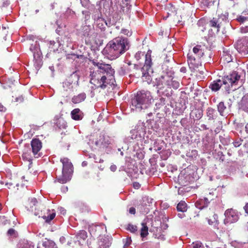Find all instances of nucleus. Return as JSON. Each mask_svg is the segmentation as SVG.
Segmentation results:
<instances>
[{"mask_svg":"<svg viewBox=\"0 0 248 248\" xmlns=\"http://www.w3.org/2000/svg\"><path fill=\"white\" fill-rule=\"evenodd\" d=\"M6 110V108L2 105L0 103V111L4 112Z\"/></svg>","mask_w":248,"mask_h":248,"instance_id":"3c124183","label":"nucleus"},{"mask_svg":"<svg viewBox=\"0 0 248 248\" xmlns=\"http://www.w3.org/2000/svg\"><path fill=\"white\" fill-rule=\"evenodd\" d=\"M208 223L210 224V225H212L213 223V221H212L211 220V219H208Z\"/></svg>","mask_w":248,"mask_h":248,"instance_id":"bf43d9fd","label":"nucleus"},{"mask_svg":"<svg viewBox=\"0 0 248 248\" xmlns=\"http://www.w3.org/2000/svg\"><path fill=\"white\" fill-rule=\"evenodd\" d=\"M241 15L248 17V11H245L242 13Z\"/></svg>","mask_w":248,"mask_h":248,"instance_id":"603ef678","label":"nucleus"},{"mask_svg":"<svg viewBox=\"0 0 248 248\" xmlns=\"http://www.w3.org/2000/svg\"><path fill=\"white\" fill-rule=\"evenodd\" d=\"M61 162L62 164V173L57 177V180L60 183L65 184L71 179L73 166L67 158H61Z\"/></svg>","mask_w":248,"mask_h":248,"instance_id":"39448f33","label":"nucleus"},{"mask_svg":"<svg viewBox=\"0 0 248 248\" xmlns=\"http://www.w3.org/2000/svg\"><path fill=\"white\" fill-rule=\"evenodd\" d=\"M142 228L140 230V235L141 237H146L149 234L148 233V227L147 226L146 223H141Z\"/></svg>","mask_w":248,"mask_h":248,"instance_id":"412c9836","label":"nucleus"},{"mask_svg":"<svg viewBox=\"0 0 248 248\" xmlns=\"http://www.w3.org/2000/svg\"><path fill=\"white\" fill-rule=\"evenodd\" d=\"M7 233L10 236H16V235H17L16 231L12 228L10 229L8 231Z\"/></svg>","mask_w":248,"mask_h":248,"instance_id":"58836bf2","label":"nucleus"},{"mask_svg":"<svg viewBox=\"0 0 248 248\" xmlns=\"http://www.w3.org/2000/svg\"><path fill=\"white\" fill-rule=\"evenodd\" d=\"M222 84H223L222 81L220 79H218L217 81H214L210 84L209 87L213 91L216 92L219 90Z\"/></svg>","mask_w":248,"mask_h":248,"instance_id":"a211bd4d","label":"nucleus"},{"mask_svg":"<svg viewBox=\"0 0 248 248\" xmlns=\"http://www.w3.org/2000/svg\"><path fill=\"white\" fill-rule=\"evenodd\" d=\"M84 28L85 29V31H87V30H89V27H88V26H84Z\"/></svg>","mask_w":248,"mask_h":248,"instance_id":"052dcab7","label":"nucleus"},{"mask_svg":"<svg viewBox=\"0 0 248 248\" xmlns=\"http://www.w3.org/2000/svg\"><path fill=\"white\" fill-rule=\"evenodd\" d=\"M245 129H246V131L248 134V123L246 125Z\"/></svg>","mask_w":248,"mask_h":248,"instance_id":"13d9d810","label":"nucleus"},{"mask_svg":"<svg viewBox=\"0 0 248 248\" xmlns=\"http://www.w3.org/2000/svg\"><path fill=\"white\" fill-rule=\"evenodd\" d=\"M76 208L77 214L78 216H82L86 215L90 211V209L89 207L83 203H78Z\"/></svg>","mask_w":248,"mask_h":248,"instance_id":"ddd939ff","label":"nucleus"},{"mask_svg":"<svg viewBox=\"0 0 248 248\" xmlns=\"http://www.w3.org/2000/svg\"><path fill=\"white\" fill-rule=\"evenodd\" d=\"M240 78V76L235 71L225 76L223 78L222 82L226 91H229L231 90L232 91L236 90L237 89L236 86Z\"/></svg>","mask_w":248,"mask_h":248,"instance_id":"423d86ee","label":"nucleus"},{"mask_svg":"<svg viewBox=\"0 0 248 248\" xmlns=\"http://www.w3.org/2000/svg\"><path fill=\"white\" fill-rule=\"evenodd\" d=\"M103 162V160H102V159H100L99 160V163H101V162Z\"/></svg>","mask_w":248,"mask_h":248,"instance_id":"0e129e2a","label":"nucleus"},{"mask_svg":"<svg viewBox=\"0 0 248 248\" xmlns=\"http://www.w3.org/2000/svg\"><path fill=\"white\" fill-rule=\"evenodd\" d=\"M80 110L79 108H75L71 111V116L73 119L75 120H81L82 117L79 113Z\"/></svg>","mask_w":248,"mask_h":248,"instance_id":"a878e982","label":"nucleus"},{"mask_svg":"<svg viewBox=\"0 0 248 248\" xmlns=\"http://www.w3.org/2000/svg\"><path fill=\"white\" fill-rule=\"evenodd\" d=\"M109 137L104 135H100L99 138L95 141V144L100 148H104L108 147L110 144Z\"/></svg>","mask_w":248,"mask_h":248,"instance_id":"f8f14e48","label":"nucleus"},{"mask_svg":"<svg viewBox=\"0 0 248 248\" xmlns=\"http://www.w3.org/2000/svg\"><path fill=\"white\" fill-rule=\"evenodd\" d=\"M104 22H105L102 19H98L97 20V26L98 27V28H99L101 30L104 29L105 28V27L104 25Z\"/></svg>","mask_w":248,"mask_h":248,"instance_id":"c9c22d12","label":"nucleus"},{"mask_svg":"<svg viewBox=\"0 0 248 248\" xmlns=\"http://www.w3.org/2000/svg\"><path fill=\"white\" fill-rule=\"evenodd\" d=\"M201 127L203 129H205V130H206V129H208V128L207 127L206 125H205V124H202L201 125Z\"/></svg>","mask_w":248,"mask_h":248,"instance_id":"4d7b16f0","label":"nucleus"},{"mask_svg":"<svg viewBox=\"0 0 248 248\" xmlns=\"http://www.w3.org/2000/svg\"><path fill=\"white\" fill-rule=\"evenodd\" d=\"M195 117L197 119H200L202 116L203 113L202 111L200 110H195Z\"/></svg>","mask_w":248,"mask_h":248,"instance_id":"4c0bfd02","label":"nucleus"},{"mask_svg":"<svg viewBox=\"0 0 248 248\" xmlns=\"http://www.w3.org/2000/svg\"><path fill=\"white\" fill-rule=\"evenodd\" d=\"M138 185H139V184H134V186L135 187H136V186L138 187V186H138Z\"/></svg>","mask_w":248,"mask_h":248,"instance_id":"e2e57ef3","label":"nucleus"},{"mask_svg":"<svg viewBox=\"0 0 248 248\" xmlns=\"http://www.w3.org/2000/svg\"><path fill=\"white\" fill-rule=\"evenodd\" d=\"M129 212L130 214L135 215L136 213V209L134 207H130Z\"/></svg>","mask_w":248,"mask_h":248,"instance_id":"49530a36","label":"nucleus"},{"mask_svg":"<svg viewBox=\"0 0 248 248\" xmlns=\"http://www.w3.org/2000/svg\"><path fill=\"white\" fill-rule=\"evenodd\" d=\"M129 0H122V4H121V9L123 11H124V8L126 7H128L129 3Z\"/></svg>","mask_w":248,"mask_h":248,"instance_id":"e433bc0d","label":"nucleus"},{"mask_svg":"<svg viewBox=\"0 0 248 248\" xmlns=\"http://www.w3.org/2000/svg\"><path fill=\"white\" fill-rule=\"evenodd\" d=\"M78 241L81 243V241H85L87 238V232L84 230L79 231L76 235Z\"/></svg>","mask_w":248,"mask_h":248,"instance_id":"6ab92c4d","label":"nucleus"},{"mask_svg":"<svg viewBox=\"0 0 248 248\" xmlns=\"http://www.w3.org/2000/svg\"><path fill=\"white\" fill-rule=\"evenodd\" d=\"M93 36L95 38H96V37H97V36H98V34H97V33H93Z\"/></svg>","mask_w":248,"mask_h":248,"instance_id":"680f3d73","label":"nucleus"},{"mask_svg":"<svg viewBox=\"0 0 248 248\" xmlns=\"http://www.w3.org/2000/svg\"><path fill=\"white\" fill-rule=\"evenodd\" d=\"M153 97L150 92L142 90L138 92L136 95L131 100L133 107L139 110L147 108Z\"/></svg>","mask_w":248,"mask_h":248,"instance_id":"7ed1b4c3","label":"nucleus"},{"mask_svg":"<svg viewBox=\"0 0 248 248\" xmlns=\"http://www.w3.org/2000/svg\"><path fill=\"white\" fill-rule=\"evenodd\" d=\"M104 228L106 229L105 225L103 224H101L99 225L93 226L90 227V229L91 232H93V231H94L95 232H96L97 231H98V232L96 233V235H98L100 232V230L101 229L103 230Z\"/></svg>","mask_w":248,"mask_h":248,"instance_id":"bb28decb","label":"nucleus"},{"mask_svg":"<svg viewBox=\"0 0 248 248\" xmlns=\"http://www.w3.org/2000/svg\"><path fill=\"white\" fill-rule=\"evenodd\" d=\"M237 50L244 55L248 53V37H246L238 40L236 44Z\"/></svg>","mask_w":248,"mask_h":248,"instance_id":"9b49d317","label":"nucleus"},{"mask_svg":"<svg viewBox=\"0 0 248 248\" xmlns=\"http://www.w3.org/2000/svg\"><path fill=\"white\" fill-rule=\"evenodd\" d=\"M225 221L232 223L236 221L239 217L238 212L232 208L227 209L225 212Z\"/></svg>","mask_w":248,"mask_h":248,"instance_id":"9d476101","label":"nucleus"},{"mask_svg":"<svg viewBox=\"0 0 248 248\" xmlns=\"http://www.w3.org/2000/svg\"><path fill=\"white\" fill-rule=\"evenodd\" d=\"M121 33L126 35L127 36H130L132 34V32L127 29H122L121 30Z\"/></svg>","mask_w":248,"mask_h":248,"instance_id":"ea45409f","label":"nucleus"},{"mask_svg":"<svg viewBox=\"0 0 248 248\" xmlns=\"http://www.w3.org/2000/svg\"><path fill=\"white\" fill-rule=\"evenodd\" d=\"M31 150L29 149H25L22 155L24 159L31 161L33 157L38 158L41 156L40 151L42 148V142L38 139L33 138L31 141Z\"/></svg>","mask_w":248,"mask_h":248,"instance_id":"20e7f679","label":"nucleus"},{"mask_svg":"<svg viewBox=\"0 0 248 248\" xmlns=\"http://www.w3.org/2000/svg\"><path fill=\"white\" fill-rule=\"evenodd\" d=\"M170 78L161 76L156 78V85L160 90H162L167 86Z\"/></svg>","mask_w":248,"mask_h":248,"instance_id":"2eb2a0df","label":"nucleus"},{"mask_svg":"<svg viewBox=\"0 0 248 248\" xmlns=\"http://www.w3.org/2000/svg\"><path fill=\"white\" fill-rule=\"evenodd\" d=\"M95 43H96V44H97V43L96 42V40L95 41Z\"/></svg>","mask_w":248,"mask_h":248,"instance_id":"774afa93","label":"nucleus"},{"mask_svg":"<svg viewBox=\"0 0 248 248\" xmlns=\"http://www.w3.org/2000/svg\"><path fill=\"white\" fill-rule=\"evenodd\" d=\"M243 140H237V141H235L233 142V145L234 146V147H238L239 146H240V145H241V142Z\"/></svg>","mask_w":248,"mask_h":248,"instance_id":"37998d69","label":"nucleus"},{"mask_svg":"<svg viewBox=\"0 0 248 248\" xmlns=\"http://www.w3.org/2000/svg\"><path fill=\"white\" fill-rule=\"evenodd\" d=\"M141 56H143V53L141 51H139L136 53L135 57L137 60H139Z\"/></svg>","mask_w":248,"mask_h":248,"instance_id":"c03bdc74","label":"nucleus"},{"mask_svg":"<svg viewBox=\"0 0 248 248\" xmlns=\"http://www.w3.org/2000/svg\"><path fill=\"white\" fill-rule=\"evenodd\" d=\"M187 205L184 201H181L177 206V209L178 211L184 212L186 211Z\"/></svg>","mask_w":248,"mask_h":248,"instance_id":"c85d7f7f","label":"nucleus"},{"mask_svg":"<svg viewBox=\"0 0 248 248\" xmlns=\"http://www.w3.org/2000/svg\"><path fill=\"white\" fill-rule=\"evenodd\" d=\"M37 248H56L55 244L48 240L45 241L40 245Z\"/></svg>","mask_w":248,"mask_h":248,"instance_id":"b1692460","label":"nucleus"},{"mask_svg":"<svg viewBox=\"0 0 248 248\" xmlns=\"http://www.w3.org/2000/svg\"><path fill=\"white\" fill-rule=\"evenodd\" d=\"M217 109L219 114L221 116H224V111L226 109V107L224 102H221L217 105Z\"/></svg>","mask_w":248,"mask_h":248,"instance_id":"7c9ffc66","label":"nucleus"},{"mask_svg":"<svg viewBox=\"0 0 248 248\" xmlns=\"http://www.w3.org/2000/svg\"><path fill=\"white\" fill-rule=\"evenodd\" d=\"M130 46V44L128 38L118 36L108 43L105 50L112 59H115L127 51Z\"/></svg>","mask_w":248,"mask_h":248,"instance_id":"f03ea898","label":"nucleus"},{"mask_svg":"<svg viewBox=\"0 0 248 248\" xmlns=\"http://www.w3.org/2000/svg\"><path fill=\"white\" fill-rule=\"evenodd\" d=\"M215 112V110L214 109H213L211 108H207V109L206 110V115H207V116L208 117L209 120L214 119V116Z\"/></svg>","mask_w":248,"mask_h":248,"instance_id":"473e14b6","label":"nucleus"},{"mask_svg":"<svg viewBox=\"0 0 248 248\" xmlns=\"http://www.w3.org/2000/svg\"><path fill=\"white\" fill-rule=\"evenodd\" d=\"M179 82L176 80H173L172 79L169 80V82L167 83V86H170L171 88H173L174 89H177L179 87Z\"/></svg>","mask_w":248,"mask_h":248,"instance_id":"c756f323","label":"nucleus"},{"mask_svg":"<svg viewBox=\"0 0 248 248\" xmlns=\"http://www.w3.org/2000/svg\"><path fill=\"white\" fill-rule=\"evenodd\" d=\"M194 245L192 248H202V243L200 242H196L193 243Z\"/></svg>","mask_w":248,"mask_h":248,"instance_id":"79ce46f5","label":"nucleus"},{"mask_svg":"<svg viewBox=\"0 0 248 248\" xmlns=\"http://www.w3.org/2000/svg\"><path fill=\"white\" fill-rule=\"evenodd\" d=\"M112 237L108 235L100 236L96 244L91 248H108L111 244Z\"/></svg>","mask_w":248,"mask_h":248,"instance_id":"1a4fd4ad","label":"nucleus"},{"mask_svg":"<svg viewBox=\"0 0 248 248\" xmlns=\"http://www.w3.org/2000/svg\"><path fill=\"white\" fill-rule=\"evenodd\" d=\"M157 1H159L162 3H166L168 1V0H155Z\"/></svg>","mask_w":248,"mask_h":248,"instance_id":"6e6d98bb","label":"nucleus"},{"mask_svg":"<svg viewBox=\"0 0 248 248\" xmlns=\"http://www.w3.org/2000/svg\"><path fill=\"white\" fill-rule=\"evenodd\" d=\"M131 241H132V240L131 239V238H127L126 239V242L125 244H124V246H129L130 244Z\"/></svg>","mask_w":248,"mask_h":248,"instance_id":"09e8293b","label":"nucleus"},{"mask_svg":"<svg viewBox=\"0 0 248 248\" xmlns=\"http://www.w3.org/2000/svg\"><path fill=\"white\" fill-rule=\"evenodd\" d=\"M37 203L38 202L36 198H32L30 201V206L33 207V206H36Z\"/></svg>","mask_w":248,"mask_h":248,"instance_id":"a19ab883","label":"nucleus"},{"mask_svg":"<svg viewBox=\"0 0 248 248\" xmlns=\"http://www.w3.org/2000/svg\"><path fill=\"white\" fill-rule=\"evenodd\" d=\"M18 248H34V246L28 241L23 240L19 241L18 244Z\"/></svg>","mask_w":248,"mask_h":248,"instance_id":"4be33fe9","label":"nucleus"},{"mask_svg":"<svg viewBox=\"0 0 248 248\" xmlns=\"http://www.w3.org/2000/svg\"><path fill=\"white\" fill-rule=\"evenodd\" d=\"M190 51H189V53L187 55V63L189 65V68L191 69V70H196L197 68H198L199 66H202V63H198L197 62H196V60L197 59V56L194 55L193 59H194V61H192L190 57ZM193 56V55H192Z\"/></svg>","mask_w":248,"mask_h":248,"instance_id":"4468645a","label":"nucleus"},{"mask_svg":"<svg viewBox=\"0 0 248 248\" xmlns=\"http://www.w3.org/2000/svg\"><path fill=\"white\" fill-rule=\"evenodd\" d=\"M208 50V46L206 43H201L200 44L197 45L193 48L192 50L190 51V58L192 60L194 56L192 55H196V56H197L196 62H197L198 63H202L204 53ZM192 61L194 62V59H193Z\"/></svg>","mask_w":248,"mask_h":248,"instance_id":"0eeeda50","label":"nucleus"},{"mask_svg":"<svg viewBox=\"0 0 248 248\" xmlns=\"http://www.w3.org/2000/svg\"><path fill=\"white\" fill-rule=\"evenodd\" d=\"M110 170L112 171H115L116 169H117V167L116 165H111L110 167Z\"/></svg>","mask_w":248,"mask_h":248,"instance_id":"8fccbe9b","label":"nucleus"},{"mask_svg":"<svg viewBox=\"0 0 248 248\" xmlns=\"http://www.w3.org/2000/svg\"><path fill=\"white\" fill-rule=\"evenodd\" d=\"M170 6L169 8L170 9V11H171L172 13L176 14V11L175 7L171 4H170Z\"/></svg>","mask_w":248,"mask_h":248,"instance_id":"a18cd8bd","label":"nucleus"},{"mask_svg":"<svg viewBox=\"0 0 248 248\" xmlns=\"http://www.w3.org/2000/svg\"><path fill=\"white\" fill-rule=\"evenodd\" d=\"M92 62L97 69L90 72L91 83L93 84L96 88L101 89L106 88L108 84H113L115 71L111 65L97 62L94 60H93Z\"/></svg>","mask_w":248,"mask_h":248,"instance_id":"f257e3e1","label":"nucleus"},{"mask_svg":"<svg viewBox=\"0 0 248 248\" xmlns=\"http://www.w3.org/2000/svg\"><path fill=\"white\" fill-rule=\"evenodd\" d=\"M220 23L219 18L213 17V19L210 21V26L217 28V30H218V29L220 27Z\"/></svg>","mask_w":248,"mask_h":248,"instance_id":"393cba45","label":"nucleus"},{"mask_svg":"<svg viewBox=\"0 0 248 248\" xmlns=\"http://www.w3.org/2000/svg\"><path fill=\"white\" fill-rule=\"evenodd\" d=\"M247 145L248 146V143H246L244 145V146H246Z\"/></svg>","mask_w":248,"mask_h":248,"instance_id":"338daca9","label":"nucleus"},{"mask_svg":"<svg viewBox=\"0 0 248 248\" xmlns=\"http://www.w3.org/2000/svg\"><path fill=\"white\" fill-rule=\"evenodd\" d=\"M167 88L163 91V93L165 96L170 97L173 94V91L170 86H166Z\"/></svg>","mask_w":248,"mask_h":248,"instance_id":"72a5a7b5","label":"nucleus"},{"mask_svg":"<svg viewBox=\"0 0 248 248\" xmlns=\"http://www.w3.org/2000/svg\"><path fill=\"white\" fill-rule=\"evenodd\" d=\"M35 215H38L39 217H42L44 219L46 220V221L47 222H50L51 220H52L55 217V213H52L50 214H49L48 216H45L44 215H43L42 213L41 215H39V213H37V212H35Z\"/></svg>","mask_w":248,"mask_h":248,"instance_id":"5701e85b","label":"nucleus"},{"mask_svg":"<svg viewBox=\"0 0 248 248\" xmlns=\"http://www.w3.org/2000/svg\"><path fill=\"white\" fill-rule=\"evenodd\" d=\"M2 209V205L0 203V211Z\"/></svg>","mask_w":248,"mask_h":248,"instance_id":"69168bd1","label":"nucleus"},{"mask_svg":"<svg viewBox=\"0 0 248 248\" xmlns=\"http://www.w3.org/2000/svg\"><path fill=\"white\" fill-rule=\"evenodd\" d=\"M131 64L130 62H128L126 64L122 66L119 70V74L121 75H124L129 73L130 69L129 67Z\"/></svg>","mask_w":248,"mask_h":248,"instance_id":"aec40b11","label":"nucleus"},{"mask_svg":"<svg viewBox=\"0 0 248 248\" xmlns=\"http://www.w3.org/2000/svg\"><path fill=\"white\" fill-rule=\"evenodd\" d=\"M210 202V201L207 197L204 198V199H200L196 201L195 205L196 208L199 209H202L206 207L208 203Z\"/></svg>","mask_w":248,"mask_h":248,"instance_id":"dca6fc26","label":"nucleus"},{"mask_svg":"<svg viewBox=\"0 0 248 248\" xmlns=\"http://www.w3.org/2000/svg\"><path fill=\"white\" fill-rule=\"evenodd\" d=\"M55 45V42L54 41H50L49 42V47L50 48L53 49V50H54L55 49L54 48H53L52 46H54Z\"/></svg>","mask_w":248,"mask_h":248,"instance_id":"de8ad7c7","label":"nucleus"},{"mask_svg":"<svg viewBox=\"0 0 248 248\" xmlns=\"http://www.w3.org/2000/svg\"><path fill=\"white\" fill-rule=\"evenodd\" d=\"M126 230L133 233H138V227L136 225L128 224L126 227Z\"/></svg>","mask_w":248,"mask_h":248,"instance_id":"2f4dec72","label":"nucleus"},{"mask_svg":"<svg viewBox=\"0 0 248 248\" xmlns=\"http://www.w3.org/2000/svg\"><path fill=\"white\" fill-rule=\"evenodd\" d=\"M86 97V95L85 93H81L77 95L74 96L72 98V102L74 104L79 103L83 101Z\"/></svg>","mask_w":248,"mask_h":248,"instance_id":"f3484780","label":"nucleus"},{"mask_svg":"<svg viewBox=\"0 0 248 248\" xmlns=\"http://www.w3.org/2000/svg\"><path fill=\"white\" fill-rule=\"evenodd\" d=\"M237 20L239 22L244 23L246 21L248 20V17L241 15L237 17Z\"/></svg>","mask_w":248,"mask_h":248,"instance_id":"f704fd0d","label":"nucleus"},{"mask_svg":"<svg viewBox=\"0 0 248 248\" xmlns=\"http://www.w3.org/2000/svg\"><path fill=\"white\" fill-rule=\"evenodd\" d=\"M16 101H22L23 100V98L21 96V97H19V98H17L16 99Z\"/></svg>","mask_w":248,"mask_h":248,"instance_id":"5fc2aeb1","label":"nucleus"},{"mask_svg":"<svg viewBox=\"0 0 248 248\" xmlns=\"http://www.w3.org/2000/svg\"><path fill=\"white\" fill-rule=\"evenodd\" d=\"M152 65L153 63L152 62L151 53L148 51L145 55L144 64L141 69L143 77L150 76V74H153V69L152 67Z\"/></svg>","mask_w":248,"mask_h":248,"instance_id":"6e6552de","label":"nucleus"},{"mask_svg":"<svg viewBox=\"0 0 248 248\" xmlns=\"http://www.w3.org/2000/svg\"><path fill=\"white\" fill-rule=\"evenodd\" d=\"M220 60L222 61L224 63H229L232 60L231 55L229 53L223 52V56L221 57Z\"/></svg>","mask_w":248,"mask_h":248,"instance_id":"cd10ccee","label":"nucleus"},{"mask_svg":"<svg viewBox=\"0 0 248 248\" xmlns=\"http://www.w3.org/2000/svg\"><path fill=\"white\" fill-rule=\"evenodd\" d=\"M244 209L246 213L248 214V203H247L244 206Z\"/></svg>","mask_w":248,"mask_h":248,"instance_id":"864d4df0","label":"nucleus"}]
</instances>
